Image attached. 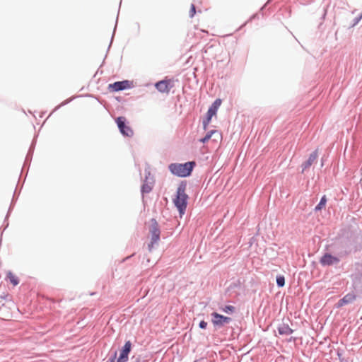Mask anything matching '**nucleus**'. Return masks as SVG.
Returning <instances> with one entry per match:
<instances>
[{
    "instance_id": "f257e3e1",
    "label": "nucleus",
    "mask_w": 362,
    "mask_h": 362,
    "mask_svg": "<svg viewBox=\"0 0 362 362\" xmlns=\"http://www.w3.org/2000/svg\"><path fill=\"white\" fill-rule=\"evenodd\" d=\"M195 165L194 162L182 163H172L169 165L170 171L179 177H186L190 175Z\"/></svg>"
},
{
    "instance_id": "f03ea898",
    "label": "nucleus",
    "mask_w": 362,
    "mask_h": 362,
    "mask_svg": "<svg viewBox=\"0 0 362 362\" xmlns=\"http://www.w3.org/2000/svg\"><path fill=\"white\" fill-rule=\"evenodd\" d=\"M187 199L188 196L185 193V186L180 185L177 190V196L174 199V204L181 215L185 213L187 208Z\"/></svg>"
},
{
    "instance_id": "7ed1b4c3",
    "label": "nucleus",
    "mask_w": 362,
    "mask_h": 362,
    "mask_svg": "<svg viewBox=\"0 0 362 362\" xmlns=\"http://www.w3.org/2000/svg\"><path fill=\"white\" fill-rule=\"evenodd\" d=\"M132 349V343L130 341H126L124 346L121 350L119 357L117 360L116 362H127L129 359V354L130 353ZM117 353L115 354L114 357L110 358V362H115Z\"/></svg>"
},
{
    "instance_id": "20e7f679",
    "label": "nucleus",
    "mask_w": 362,
    "mask_h": 362,
    "mask_svg": "<svg viewBox=\"0 0 362 362\" xmlns=\"http://www.w3.org/2000/svg\"><path fill=\"white\" fill-rule=\"evenodd\" d=\"M212 320L211 322L214 327H221L224 325L228 324L232 321L229 317L222 315L218 313L214 312L211 313Z\"/></svg>"
},
{
    "instance_id": "39448f33",
    "label": "nucleus",
    "mask_w": 362,
    "mask_h": 362,
    "mask_svg": "<svg viewBox=\"0 0 362 362\" xmlns=\"http://www.w3.org/2000/svg\"><path fill=\"white\" fill-rule=\"evenodd\" d=\"M116 122L117 124L118 128L119 129L120 132L126 136H132L134 134V132L132 128L126 124V118L124 117H119L116 119Z\"/></svg>"
},
{
    "instance_id": "423d86ee",
    "label": "nucleus",
    "mask_w": 362,
    "mask_h": 362,
    "mask_svg": "<svg viewBox=\"0 0 362 362\" xmlns=\"http://www.w3.org/2000/svg\"><path fill=\"white\" fill-rule=\"evenodd\" d=\"M132 86V83L130 82L129 81L125 80V81H117V82H115L114 83H111L109 85L108 88L111 91L117 92V91L131 88Z\"/></svg>"
},
{
    "instance_id": "0eeeda50",
    "label": "nucleus",
    "mask_w": 362,
    "mask_h": 362,
    "mask_svg": "<svg viewBox=\"0 0 362 362\" xmlns=\"http://www.w3.org/2000/svg\"><path fill=\"white\" fill-rule=\"evenodd\" d=\"M160 231L159 228H152L150 230L151 242L148 244V249L151 250L155 244H158L160 240Z\"/></svg>"
},
{
    "instance_id": "6e6552de",
    "label": "nucleus",
    "mask_w": 362,
    "mask_h": 362,
    "mask_svg": "<svg viewBox=\"0 0 362 362\" xmlns=\"http://www.w3.org/2000/svg\"><path fill=\"white\" fill-rule=\"evenodd\" d=\"M339 262V259L330 254H325L320 260V262L323 266H329L337 264Z\"/></svg>"
},
{
    "instance_id": "1a4fd4ad",
    "label": "nucleus",
    "mask_w": 362,
    "mask_h": 362,
    "mask_svg": "<svg viewBox=\"0 0 362 362\" xmlns=\"http://www.w3.org/2000/svg\"><path fill=\"white\" fill-rule=\"evenodd\" d=\"M318 157V152L317 150H315L313 151L309 156L308 160H306L303 165V171L305 170L306 169L309 168L313 163L315 162Z\"/></svg>"
},
{
    "instance_id": "9d476101",
    "label": "nucleus",
    "mask_w": 362,
    "mask_h": 362,
    "mask_svg": "<svg viewBox=\"0 0 362 362\" xmlns=\"http://www.w3.org/2000/svg\"><path fill=\"white\" fill-rule=\"evenodd\" d=\"M356 299V296L353 293L346 294L343 298L339 300L337 303V308L342 307L346 304L352 303Z\"/></svg>"
},
{
    "instance_id": "9b49d317",
    "label": "nucleus",
    "mask_w": 362,
    "mask_h": 362,
    "mask_svg": "<svg viewBox=\"0 0 362 362\" xmlns=\"http://www.w3.org/2000/svg\"><path fill=\"white\" fill-rule=\"evenodd\" d=\"M156 88L160 93H168L170 91L169 81H160L156 83Z\"/></svg>"
},
{
    "instance_id": "f8f14e48",
    "label": "nucleus",
    "mask_w": 362,
    "mask_h": 362,
    "mask_svg": "<svg viewBox=\"0 0 362 362\" xmlns=\"http://www.w3.org/2000/svg\"><path fill=\"white\" fill-rule=\"evenodd\" d=\"M278 333L280 335H285L288 336L292 334L293 329L290 328V327L288 325L286 324H281L280 325L278 328Z\"/></svg>"
},
{
    "instance_id": "ddd939ff",
    "label": "nucleus",
    "mask_w": 362,
    "mask_h": 362,
    "mask_svg": "<svg viewBox=\"0 0 362 362\" xmlns=\"http://www.w3.org/2000/svg\"><path fill=\"white\" fill-rule=\"evenodd\" d=\"M218 109L214 108V106H211L207 112L206 120L204 122V129H206L208 124L210 122L213 116L216 115Z\"/></svg>"
},
{
    "instance_id": "4468645a",
    "label": "nucleus",
    "mask_w": 362,
    "mask_h": 362,
    "mask_svg": "<svg viewBox=\"0 0 362 362\" xmlns=\"http://www.w3.org/2000/svg\"><path fill=\"white\" fill-rule=\"evenodd\" d=\"M214 134H216L218 136V137H221L220 134L217 131L211 130L209 132H208L204 138L200 139V141L202 143L207 142L211 138L212 135H214Z\"/></svg>"
},
{
    "instance_id": "2eb2a0df",
    "label": "nucleus",
    "mask_w": 362,
    "mask_h": 362,
    "mask_svg": "<svg viewBox=\"0 0 362 362\" xmlns=\"http://www.w3.org/2000/svg\"><path fill=\"white\" fill-rule=\"evenodd\" d=\"M7 278L9 279L10 282L13 285L16 286L18 284L19 281L16 275H14L12 272H8L7 274Z\"/></svg>"
},
{
    "instance_id": "dca6fc26",
    "label": "nucleus",
    "mask_w": 362,
    "mask_h": 362,
    "mask_svg": "<svg viewBox=\"0 0 362 362\" xmlns=\"http://www.w3.org/2000/svg\"><path fill=\"white\" fill-rule=\"evenodd\" d=\"M326 203H327V198H326V196L324 195L321 198L320 203L315 206V211L322 210V209H324L325 207Z\"/></svg>"
},
{
    "instance_id": "f3484780",
    "label": "nucleus",
    "mask_w": 362,
    "mask_h": 362,
    "mask_svg": "<svg viewBox=\"0 0 362 362\" xmlns=\"http://www.w3.org/2000/svg\"><path fill=\"white\" fill-rule=\"evenodd\" d=\"M221 310L226 313H233L235 311V308L233 305H226Z\"/></svg>"
},
{
    "instance_id": "a211bd4d",
    "label": "nucleus",
    "mask_w": 362,
    "mask_h": 362,
    "mask_svg": "<svg viewBox=\"0 0 362 362\" xmlns=\"http://www.w3.org/2000/svg\"><path fill=\"white\" fill-rule=\"evenodd\" d=\"M276 283L279 287H282L285 284V279L283 276H277Z\"/></svg>"
},
{
    "instance_id": "6ab92c4d",
    "label": "nucleus",
    "mask_w": 362,
    "mask_h": 362,
    "mask_svg": "<svg viewBox=\"0 0 362 362\" xmlns=\"http://www.w3.org/2000/svg\"><path fill=\"white\" fill-rule=\"evenodd\" d=\"M141 190L144 193H148L151 190V187L148 184H144Z\"/></svg>"
},
{
    "instance_id": "aec40b11",
    "label": "nucleus",
    "mask_w": 362,
    "mask_h": 362,
    "mask_svg": "<svg viewBox=\"0 0 362 362\" xmlns=\"http://www.w3.org/2000/svg\"><path fill=\"white\" fill-rule=\"evenodd\" d=\"M221 103H222L221 100V99H219V98H218V99H216V100L214 102V103L212 104V106H214V108L218 109V107L221 106Z\"/></svg>"
},
{
    "instance_id": "412c9836",
    "label": "nucleus",
    "mask_w": 362,
    "mask_h": 362,
    "mask_svg": "<svg viewBox=\"0 0 362 362\" xmlns=\"http://www.w3.org/2000/svg\"><path fill=\"white\" fill-rule=\"evenodd\" d=\"M195 13H196L195 6L194 4H192L190 10H189V16L191 18H192L194 16Z\"/></svg>"
},
{
    "instance_id": "4be33fe9",
    "label": "nucleus",
    "mask_w": 362,
    "mask_h": 362,
    "mask_svg": "<svg viewBox=\"0 0 362 362\" xmlns=\"http://www.w3.org/2000/svg\"><path fill=\"white\" fill-rule=\"evenodd\" d=\"M132 362H141V356H133L132 357Z\"/></svg>"
},
{
    "instance_id": "5701e85b",
    "label": "nucleus",
    "mask_w": 362,
    "mask_h": 362,
    "mask_svg": "<svg viewBox=\"0 0 362 362\" xmlns=\"http://www.w3.org/2000/svg\"><path fill=\"white\" fill-rule=\"evenodd\" d=\"M206 326H207V322H206L202 320V321H201L199 322V327L201 329H205L206 327Z\"/></svg>"
}]
</instances>
